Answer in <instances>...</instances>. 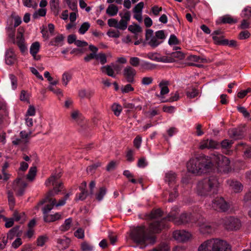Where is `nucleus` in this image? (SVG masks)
<instances>
[{"label":"nucleus","instance_id":"40","mask_svg":"<svg viewBox=\"0 0 251 251\" xmlns=\"http://www.w3.org/2000/svg\"><path fill=\"white\" fill-rule=\"evenodd\" d=\"M177 185H175L173 188V191L171 192L168 199L169 202H173L174 200L177 197Z\"/></svg>","mask_w":251,"mask_h":251},{"label":"nucleus","instance_id":"36","mask_svg":"<svg viewBox=\"0 0 251 251\" xmlns=\"http://www.w3.org/2000/svg\"><path fill=\"white\" fill-rule=\"evenodd\" d=\"M106 190L104 187H101L100 188L99 192L96 194V199L98 201H101L104 195L106 194Z\"/></svg>","mask_w":251,"mask_h":251},{"label":"nucleus","instance_id":"29","mask_svg":"<svg viewBox=\"0 0 251 251\" xmlns=\"http://www.w3.org/2000/svg\"><path fill=\"white\" fill-rule=\"evenodd\" d=\"M7 194L10 208L12 209L13 208L15 203V200L14 197V193L12 190H8Z\"/></svg>","mask_w":251,"mask_h":251},{"label":"nucleus","instance_id":"11","mask_svg":"<svg viewBox=\"0 0 251 251\" xmlns=\"http://www.w3.org/2000/svg\"><path fill=\"white\" fill-rule=\"evenodd\" d=\"M174 238L178 242H185L188 241L191 237V234L184 230H176L173 232Z\"/></svg>","mask_w":251,"mask_h":251},{"label":"nucleus","instance_id":"53","mask_svg":"<svg viewBox=\"0 0 251 251\" xmlns=\"http://www.w3.org/2000/svg\"><path fill=\"white\" fill-rule=\"evenodd\" d=\"M127 23L123 19V18L121 19L119 23L118 22V29L124 30L127 28Z\"/></svg>","mask_w":251,"mask_h":251},{"label":"nucleus","instance_id":"12","mask_svg":"<svg viewBox=\"0 0 251 251\" xmlns=\"http://www.w3.org/2000/svg\"><path fill=\"white\" fill-rule=\"evenodd\" d=\"M124 75L126 81L130 83L135 82L134 77L136 75V70L131 66H127L124 70Z\"/></svg>","mask_w":251,"mask_h":251},{"label":"nucleus","instance_id":"52","mask_svg":"<svg viewBox=\"0 0 251 251\" xmlns=\"http://www.w3.org/2000/svg\"><path fill=\"white\" fill-rule=\"evenodd\" d=\"M48 237L45 236H39L37 240V246L43 247L45 243L47 241Z\"/></svg>","mask_w":251,"mask_h":251},{"label":"nucleus","instance_id":"34","mask_svg":"<svg viewBox=\"0 0 251 251\" xmlns=\"http://www.w3.org/2000/svg\"><path fill=\"white\" fill-rule=\"evenodd\" d=\"M69 8L74 12H77V1L76 0H66Z\"/></svg>","mask_w":251,"mask_h":251},{"label":"nucleus","instance_id":"19","mask_svg":"<svg viewBox=\"0 0 251 251\" xmlns=\"http://www.w3.org/2000/svg\"><path fill=\"white\" fill-rule=\"evenodd\" d=\"M165 181L168 182L170 186H174L176 182V175L172 171L165 174Z\"/></svg>","mask_w":251,"mask_h":251},{"label":"nucleus","instance_id":"21","mask_svg":"<svg viewBox=\"0 0 251 251\" xmlns=\"http://www.w3.org/2000/svg\"><path fill=\"white\" fill-rule=\"evenodd\" d=\"M228 183L235 193H238L242 190L243 186L239 181L232 180H229Z\"/></svg>","mask_w":251,"mask_h":251},{"label":"nucleus","instance_id":"46","mask_svg":"<svg viewBox=\"0 0 251 251\" xmlns=\"http://www.w3.org/2000/svg\"><path fill=\"white\" fill-rule=\"evenodd\" d=\"M96 59L100 60V63L102 65H104L107 62L106 55L103 53H99V54H97Z\"/></svg>","mask_w":251,"mask_h":251},{"label":"nucleus","instance_id":"22","mask_svg":"<svg viewBox=\"0 0 251 251\" xmlns=\"http://www.w3.org/2000/svg\"><path fill=\"white\" fill-rule=\"evenodd\" d=\"M101 71L109 76L113 78L116 77V75L112 68L110 65H106L101 68Z\"/></svg>","mask_w":251,"mask_h":251},{"label":"nucleus","instance_id":"58","mask_svg":"<svg viewBox=\"0 0 251 251\" xmlns=\"http://www.w3.org/2000/svg\"><path fill=\"white\" fill-rule=\"evenodd\" d=\"M237 109L238 111L240 113H242L245 118H249L250 117V113L244 107L238 106L237 107Z\"/></svg>","mask_w":251,"mask_h":251},{"label":"nucleus","instance_id":"23","mask_svg":"<svg viewBox=\"0 0 251 251\" xmlns=\"http://www.w3.org/2000/svg\"><path fill=\"white\" fill-rule=\"evenodd\" d=\"M168 84V81L166 80H162L159 84V86L161 88V95H164L169 92V89L167 86Z\"/></svg>","mask_w":251,"mask_h":251},{"label":"nucleus","instance_id":"38","mask_svg":"<svg viewBox=\"0 0 251 251\" xmlns=\"http://www.w3.org/2000/svg\"><path fill=\"white\" fill-rule=\"evenodd\" d=\"M79 188L81 191V193H79L78 197L77 199L79 200L83 201L90 195V193L87 190H85L81 186H80Z\"/></svg>","mask_w":251,"mask_h":251},{"label":"nucleus","instance_id":"64","mask_svg":"<svg viewBox=\"0 0 251 251\" xmlns=\"http://www.w3.org/2000/svg\"><path fill=\"white\" fill-rule=\"evenodd\" d=\"M153 78L151 77H144L142 79L141 83L144 85H149L152 83Z\"/></svg>","mask_w":251,"mask_h":251},{"label":"nucleus","instance_id":"18","mask_svg":"<svg viewBox=\"0 0 251 251\" xmlns=\"http://www.w3.org/2000/svg\"><path fill=\"white\" fill-rule=\"evenodd\" d=\"M233 142L228 139H225L223 140L220 144L218 143L217 148L218 149L221 148L223 150H225L226 154H229L231 152L229 149H230Z\"/></svg>","mask_w":251,"mask_h":251},{"label":"nucleus","instance_id":"16","mask_svg":"<svg viewBox=\"0 0 251 251\" xmlns=\"http://www.w3.org/2000/svg\"><path fill=\"white\" fill-rule=\"evenodd\" d=\"M16 55L13 49H9L5 53V62L7 64L11 65L16 61Z\"/></svg>","mask_w":251,"mask_h":251},{"label":"nucleus","instance_id":"9","mask_svg":"<svg viewBox=\"0 0 251 251\" xmlns=\"http://www.w3.org/2000/svg\"><path fill=\"white\" fill-rule=\"evenodd\" d=\"M212 206L215 210L220 212H226L230 208L229 203L223 197H217L213 200Z\"/></svg>","mask_w":251,"mask_h":251},{"label":"nucleus","instance_id":"6","mask_svg":"<svg viewBox=\"0 0 251 251\" xmlns=\"http://www.w3.org/2000/svg\"><path fill=\"white\" fill-rule=\"evenodd\" d=\"M214 160L215 165L212 163L211 172L217 175L219 173L226 172L229 170L230 162L227 157L219 154L214 157Z\"/></svg>","mask_w":251,"mask_h":251},{"label":"nucleus","instance_id":"48","mask_svg":"<svg viewBox=\"0 0 251 251\" xmlns=\"http://www.w3.org/2000/svg\"><path fill=\"white\" fill-rule=\"evenodd\" d=\"M112 109L114 113V114L117 116H118L122 111L121 106L116 103L113 104L112 106Z\"/></svg>","mask_w":251,"mask_h":251},{"label":"nucleus","instance_id":"5","mask_svg":"<svg viewBox=\"0 0 251 251\" xmlns=\"http://www.w3.org/2000/svg\"><path fill=\"white\" fill-rule=\"evenodd\" d=\"M28 167L27 163L23 161L20 163V167L18 171V177L13 181L12 189L15 192L17 196H22L24 195L27 184L25 182L23 173L25 171Z\"/></svg>","mask_w":251,"mask_h":251},{"label":"nucleus","instance_id":"59","mask_svg":"<svg viewBox=\"0 0 251 251\" xmlns=\"http://www.w3.org/2000/svg\"><path fill=\"white\" fill-rule=\"evenodd\" d=\"M251 34L247 30L242 31L239 34L238 38L240 40H244L248 38Z\"/></svg>","mask_w":251,"mask_h":251},{"label":"nucleus","instance_id":"47","mask_svg":"<svg viewBox=\"0 0 251 251\" xmlns=\"http://www.w3.org/2000/svg\"><path fill=\"white\" fill-rule=\"evenodd\" d=\"M144 5V3L143 2H140L133 8V12L135 13H141Z\"/></svg>","mask_w":251,"mask_h":251},{"label":"nucleus","instance_id":"26","mask_svg":"<svg viewBox=\"0 0 251 251\" xmlns=\"http://www.w3.org/2000/svg\"><path fill=\"white\" fill-rule=\"evenodd\" d=\"M223 24H233L237 22V20L229 15H225L221 18Z\"/></svg>","mask_w":251,"mask_h":251},{"label":"nucleus","instance_id":"14","mask_svg":"<svg viewBox=\"0 0 251 251\" xmlns=\"http://www.w3.org/2000/svg\"><path fill=\"white\" fill-rule=\"evenodd\" d=\"M212 38L215 43L218 45H228L230 47H235L237 45L235 40H232L229 41L227 39H224L223 36H214Z\"/></svg>","mask_w":251,"mask_h":251},{"label":"nucleus","instance_id":"41","mask_svg":"<svg viewBox=\"0 0 251 251\" xmlns=\"http://www.w3.org/2000/svg\"><path fill=\"white\" fill-rule=\"evenodd\" d=\"M90 27V24L88 22H84L81 25L78 30V32L80 34H84L88 30Z\"/></svg>","mask_w":251,"mask_h":251},{"label":"nucleus","instance_id":"27","mask_svg":"<svg viewBox=\"0 0 251 251\" xmlns=\"http://www.w3.org/2000/svg\"><path fill=\"white\" fill-rule=\"evenodd\" d=\"M174 60V62L177 60H182L185 58V54L180 51H176L171 53V56Z\"/></svg>","mask_w":251,"mask_h":251},{"label":"nucleus","instance_id":"56","mask_svg":"<svg viewBox=\"0 0 251 251\" xmlns=\"http://www.w3.org/2000/svg\"><path fill=\"white\" fill-rule=\"evenodd\" d=\"M81 248L83 251H92L93 250V247L87 242L82 243Z\"/></svg>","mask_w":251,"mask_h":251},{"label":"nucleus","instance_id":"54","mask_svg":"<svg viewBox=\"0 0 251 251\" xmlns=\"http://www.w3.org/2000/svg\"><path fill=\"white\" fill-rule=\"evenodd\" d=\"M157 62H163V63H173L174 60L170 56H163L160 57H158Z\"/></svg>","mask_w":251,"mask_h":251},{"label":"nucleus","instance_id":"7","mask_svg":"<svg viewBox=\"0 0 251 251\" xmlns=\"http://www.w3.org/2000/svg\"><path fill=\"white\" fill-rule=\"evenodd\" d=\"M60 185H59V188L55 187L54 188L50 190L48 193L46 198L41 201L38 205H43L46 202H49V204L45 205L42 208L43 213L44 215L48 214V213L52 209L53 207L56 204V200L53 199L52 197L55 195L58 194L59 193V188Z\"/></svg>","mask_w":251,"mask_h":251},{"label":"nucleus","instance_id":"35","mask_svg":"<svg viewBox=\"0 0 251 251\" xmlns=\"http://www.w3.org/2000/svg\"><path fill=\"white\" fill-rule=\"evenodd\" d=\"M163 41H159V40L155 37H152L148 42V44L152 48H155L161 44Z\"/></svg>","mask_w":251,"mask_h":251},{"label":"nucleus","instance_id":"13","mask_svg":"<svg viewBox=\"0 0 251 251\" xmlns=\"http://www.w3.org/2000/svg\"><path fill=\"white\" fill-rule=\"evenodd\" d=\"M245 127L240 126L229 130L228 133L230 138L234 140L241 139L244 137Z\"/></svg>","mask_w":251,"mask_h":251},{"label":"nucleus","instance_id":"57","mask_svg":"<svg viewBox=\"0 0 251 251\" xmlns=\"http://www.w3.org/2000/svg\"><path fill=\"white\" fill-rule=\"evenodd\" d=\"M155 36L158 39L164 40L166 38L164 30H160L157 31L155 32Z\"/></svg>","mask_w":251,"mask_h":251},{"label":"nucleus","instance_id":"39","mask_svg":"<svg viewBox=\"0 0 251 251\" xmlns=\"http://www.w3.org/2000/svg\"><path fill=\"white\" fill-rule=\"evenodd\" d=\"M162 212L159 209L152 210L149 215L151 219H156L162 216Z\"/></svg>","mask_w":251,"mask_h":251},{"label":"nucleus","instance_id":"32","mask_svg":"<svg viewBox=\"0 0 251 251\" xmlns=\"http://www.w3.org/2000/svg\"><path fill=\"white\" fill-rule=\"evenodd\" d=\"M64 36L62 34L57 36L55 38L51 39L49 43L50 46H58V44L64 40Z\"/></svg>","mask_w":251,"mask_h":251},{"label":"nucleus","instance_id":"62","mask_svg":"<svg viewBox=\"0 0 251 251\" xmlns=\"http://www.w3.org/2000/svg\"><path fill=\"white\" fill-rule=\"evenodd\" d=\"M169 248L167 245L163 244L157 248L153 249L152 250L150 251H169Z\"/></svg>","mask_w":251,"mask_h":251},{"label":"nucleus","instance_id":"49","mask_svg":"<svg viewBox=\"0 0 251 251\" xmlns=\"http://www.w3.org/2000/svg\"><path fill=\"white\" fill-rule=\"evenodd\" d=\"M188 59L190 61L196 62H202V63L204 62V61L205 60V59L202 58L199 56L194 55L189 56L188 57Z\"/></svg>","mask_w":251,"mask_h":251},{"label":"nucleus","instance_id":"44","mask_svg":"<svg viewBox=\"0 0 251 251\" xmlns=\"http://www.w3.org/2000/svg\"><path fill=\"white\" fill-rule=\"evenodd\" d=\"M169 45H179L180 41L175 34H171L168 41Z\"/></svg>","mask_w":251,"mask_h":251},{"label":"nucleus","instance_id":"60","mask_svg":"<svg viewBox=\"0 0 251 251\" xmlns=\"http://www.w3.org/2000/svg\"><path fill=\"white\" fill-rule=\"evenodd\" d=\"M100 166V162L93 164V165L87 167V171L88 173L92 174L94 172L96 169Z\"/></svg>","mask_w":251,"mask_h":251},{"label":"nucleus","instance_id":"63","mask_svg":"<svg viewBox=\"0 0 251 251\" xmlns=\"http://www.w3.org/2000/svg\"><path fill=\"white\" fill-rule=\"evenodd\" d=\"M251 23V21H249L248 19L244 18L240 25L241 28L244 29L249 28Z\"/></svg>","mask_w":251,"mask_h":251},{"label":"nucleus","instance_id":"30","mask_svg":"<svg viewBox=\"0 0 251 251\" xmlns=\"http://www.w3.org/2000/svg\"><path fill=\"white\" fill-rule=\"evenodd\" d=\"M241 16L251 21V7L250 6L245 7L241 12Z\"/></svg>","mask_w":251,"mask_h":251},{"label":"nucleus","instance_id":"45","mask_svg":"<svg viewBox=\"0 0 251 251\" xmlns=\"http://www.w3.org/2000/svg\"><path fill=\"white\" fill-rule=\"evenodd\" d=\"M128 30L134 34L142 31L141 27L137 24H135L134 26L130 25L128 27Z\"/></svg>","mask_w":251,"mask_h":251},{"label":"nucleus","instance_id":"31","mask_svg":"<svg viewBox=\"0 0 251 251\" xmlns=\"http://www.w3.org/2000/svg\"><path fill=\"white\" fill-rule=\"evenodd\" d=\"M72 219L71 218H68L65 220L64 224L61 225L59 228L60 230L62 231H66L68 230L70 227Z\"/></svg>","mask_w":251,"mask_h":251},{"label":"nucleus","instance_id":"20","mask_svg":"<svg viewBox=\"0 0 251 251\" xmlns=\"http://www.w3.org/2000/svg\"><path fill=\"white\" fill-rule=\"evenodd\" d=\"M17 41L16 42V44L18 47L19 48L21 52L23 54H24L25 53L27 52V47L25 44V40L23 38V35H19L17 36Z\"/></svg>","mask_w":251,"mask_h":251},{"label":"nucleus","instance_id":"43","mask_svg":"<svg viewBox=\"0 0 251 251\" xmlns=\"http://www.w3.org/2000/svg\"><path fill=\"white\" fill-rule=\"evenodd\" d=\"M140 61V59L137 57H131L129 59V63L132 66L136 67L141 65Z\"/></svg>","mask_w":251,"mask_h":251},{"label":"nucleus","instance_id":"37","mask_svg":"<svg viewBox=\"0 0 251 251\" xmlns=\"http://www.w3.org/2000/svg\"><path fill=\"white\" fill-rule=\"evenodd\" d=\"M36 171L37 169L36 167H31L26 175V178L29 180L32 181L36 175Z\"/></svg>","mask_w":251,"mask_h":251},{"label":"nucleus","instance_id":"24","mask_svg":"<svg viewBox=\"0 0 251 251\" xmlns=\"http://www.w3.org/2000/svg\"><path fill=\"white\" fill-rule=\"evenodd\" d=\"M141 66L145 70L151 71L155 69L156 65L146 61L142 60L141 63Z\"/></svg>","mask_w":251,"mask_h":251},{"label":"nucleus","instance_id":"33","mask_svg":"<svg viewBox=\"0 0 251 251\" xmlns=\"http://www.w3.org/2000/svg\"><path fill=\"white\" fill-rule=\"evenodd\" d=\"M23 4L27 7H31L36 9L38 7V3L34 0H23Z\"/></svg>","mask_w":251,"mask_h":251},{"label":"nucleus","instance_id":"28","mask_svg":"<svg viewBox=\"0 0 251 251\" xmlns=\"http://www.w3.org/2000/svg\"><path fill=\"white\" fill-rule=\"evenodd\" d=\"M40 45L38 42L32 43L30 48V53L32 56L37 54L40 50Z\"/></svg>","mask_w":251,"mask_h":251},{"label":"nucleus","instance_id":"55","mask_svg":"<svg viewBox=\"0 0 251 251\" xmlns=\"http://www.w3.org/2000/svg\"><path fill=\"white\" fill-rule=\"evenodd\" d=\"M20 226H16L10 229L9 233H8V237H11L12 236H14L16 234L19 233Z\"/></svg>","mask_w":251,"mask_h":251},{"label":"nucleus","instance_id":"51","mask_svg":"<svg viewBox=\"0 0 251 251\" xmlns=\"http://www.w3.org/2000/svg\"><path fill=\"white\" fill-rule=\"evenodd\" d=\"M72 76L68 73H64L62 75V80L65 85H67L68 82L71 79Z\"/></svg>","mask_w":251,"mask_h":251},{"label":"nucleus","instance_id":"2","mask_svg":"<svg viewBox=\"0 0 251 251\" xmlns=\"http://www.w3.org/2000/svg\"><path fill=\"white\" fill-rule=\"evenodd\" d=\"M218 177L217 175L213 173L199 181L197 186L198 194L203 196H211L217 194L219 185Z\"/></svg>","mask_w":251,"mask_h":251},{"label":"nucleus","instance_id":"17","mask_svg":"<svg viewBox=\"0 0 251 251\" xmlns=\"http://www.w3.org/2000/svg\"><path fill=\"white\" fill-rule=\"evenodd\" d=\"M237 149L244 152L245 157L251 158V147L243 142H240L237 146Z\"/></svg>","mask_w":251,"mask_h":251},{"label":"nucleus","instance_id":"61","mask_svg":"<svg viewBox=\"0 0 251 251\" xmlns=\"http://www.w3.org/2000/svg\"><path fill=\"white\" fill-rule=\"evenodd\" d=\"M134 90V88L130 84H127L121 88L122 92L123 93H127L129 92L133 91Z\"/></svg>","mask_w":251,"mask_h":251},{"label":"nucleus","instance_id":"8","mask_svg":"<svg viewBox=\"0 0 251 251\" xmlns=\"http://www.w3.org/2000/svg\"><path fill=\"white\" fill-rule=\"evenodd\" d=\"M222 224L225 228L229 231L237 230L241 226L240 220L232 216L226 217L222 219Z\"/></svg>","mask_w":251,"mask_h":251},{"label":"nucleus","instance_id":"42","mask_svg":"<svg viewBox=\"0 0 251 251\" xmlns=\"http://www.w3.org/2000/svg\"><path fill=\"white\" fill-rule=\"evenodd\" d=\"M46 9L44 8H40L35 11L33 15V18L35 19H37L39 16L44 17L46 14Z\"/></svg>","mask_w":251,"mask_h":251},{"label":"nucleus","instance_id":"4","mask_svg":"<svg viewBox=\"0 0 251 251\" xmlns=\"http://www.w3.org/2000/svg\"><path fill=\"white\" fill-rule=\"evenodd\" d=\"M198 251H231V248L225 241L213 239L201 244Z\"/></svg>","mask_w":251,"mask_h":251},{"label":"nucleus","instance_id":"15","mask_svg":"<svg viewBox=\"0 0 251 251\" xmlns=\"http://www.w3.org/2000/svg\"><path fill=\"white\" fill-rule=\"evenodd\" d=\"M218 142L213 140H203L200 143V148L201 150L205 149H216Z\"/></svg>","mask_w":251,"mask_h":251},{"label":"nucleus","instance_id":"10","mask_svg":"<svg viewBox=\"0 0 251 251\" xmlns=\"http://www.w3.org/2000/svg\"><path fill=\"white\" fill-rule=\"evenodd\" d=\"M61 176V174L60 173L52 175L45 182V185L46 186H49L51 184L53 186L54 188L55 187L59 188V185H60V190L59 192L63 190V183L59 181V179Z\"/></svg>","mask_w":251,"mask_h":251},{"label":"nucleus","instance_id":"25","mask_svg":"<svg viewBox=\"0 0 251 251\" xmlns=\"http://www.w3.org/2000/svg\"><path fill=\"white\" fill-rule=\"evenodd\" d=\"M118 12V7L114 4H110L106 9V13L110 16H114Z\"/></svg>","mask_w":251,"mask_h":251},{"label":"nucleus","instance_id":"3","mask_svg":"<svg viewBox=\"0 0 251 251\" xmlns=\"http://www.w3.org/2000/svg\"><path fill=\"white\" fill-rule=\"evenodd\" d=\"M211 166L208 156L203 155L191 159L187 164L188 171L196 175L211 172Z\"/></svg>","mask_w":251,"mask_h":251},{"label":"nucleus","instance_id":"1","mask_svg":"<svg viewBox=\"0 0 251 251\" xmlns=\"http://www.w3.org/2000/svg\"><path fill=\"white\" fill-rule=\"evenodd\" d=\"M173 222L175 225L187 224H195L199 226L200 232L202 234H209L214 231L213 227L205 223V220L201 213L193 211L192 213H183L179 217L176 216V211L170 212L166 217L156 220L151 223L149 228L144 226H137L133 228L130 233L131 239L136 244L144 249L149 244H153L156 242L154 233H159L169 227V222Z\"/></svg>","mask_w":251,"mask_h":251},{"label":"nucleus","instance_id":"50","mask_svg":"<svg viewBox=\"0 0 251 251\" xmlns=\"http://www.w3.org/2000/svg\"><path fill=\"white\" fill-rule=\"evenodd\" d=\"M9 167L8 162H5L2 168V173L4 175L3 180L7 181L9 178V175L7 174L5 170Z\"/></svg>","mask_w":251,"mask_h":251}]
</instances>
